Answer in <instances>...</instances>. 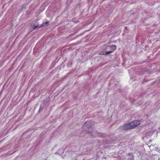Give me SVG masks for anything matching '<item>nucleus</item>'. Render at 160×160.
Masks as SVG:
<instances>
[{
  "label": "nucleus",
  "instance_id": "nucleus-13",
  "mask_svg": "<svg viewBox=\"0 0 160 160\" xmlns=\"http://www.w3.org/2000/svg\"><path fill=\"white\" fill-rule=\"evenodd\" d=\"M27 132H24V133H27Z\"/></svg>",
  "mask_w": 160,
  "mask_h": 160
},
{
  "label": "nucleus",
  "instance_id": "nucleus-11",
  "mask_svg": "<svg viewBox=\"0 0 160 160\" xmlns=\"http://www.w3.org/2000/svg\"><path fill=\"white\" fill-rule=\"evenodd\" d=\"M148 80H146L145 79H144L143 80V81L142 83H144L146 82Z\"/></svg>",
  "mask_w": 160,
  "mask_h": 160
},
{
  "label": "nucleus",
  "instance_id": "nucleus-8",
  "mask_svg": "<svg viewBox=\"0 0 160 160\" xmlns=\"http://www.w3.org/2000/svg\"><path fill=\"white\" fill-rule=\"evenodd\" d=\"M146 71V69L144 68L142 70H141L139 72V74H143L144 72H145Z\"/></svg>",
  "mask_w": 160,
  "mask_h": 160
},
{
  "label": "nucleus",
  "instance_id": "nucleus-7",
  "mask_svg": "<svg viewBox=\"0 0 160 160\" xmlns=\"http://www.w3.org/2000/svg\"><path fill=\"white\" fill-rule=\"evenodd\" d=\"M49 23V22L48 21H47L45 22H43L41 25H40L41 27H44L45 26H48Z\"/></svg>",
  "mask_w": 160,
  "mask_h": 160
},
{
  "label": "nucleus",
  "instance_id": "nucleus-1",
  "mask_svg": "<svg viewBox=\"0 0 160 160\" xmlns=\"http://www.w3.org/2000/svg\"><path fill=\"white\" fill-rule=\"evenodd\" d=\"M93 131L92 126L88 121L86 122L82 127V133L91 134Z\"/></svg>",
  "mask_w": 160,
  "mask_h": 160
},
{
  "label": "nucleus",
  "instance_id": "nucleus-12",
  "mask_svg": "<svg viewBox=\"0 0 160 160\" xmlns=\"http://www.w3.org/2000/svg\"><path fill=\"white\" fill-rule=\"evenodd\" d=\"M25 7L24 6H23L22 7L21 9H25Z\"/></svg>",
  "mask_w": 160,
  "mask_h": 160
},
{
  "label": "nucleus",
  "instance_id": "nucleus-4",
  "mask_svg": "<svg viewBox=\"0 0 160 160\" xmlns=\"http://www.w3.org/2000/svg\"><path fill=\"white\" fill-rule=\"evenodd\" d=\"M140 121L138 120H135L133 122H132L130 123L131 124V127L132 128V129L136 127L138 125H139L140 124Z\"/></svg>",
  "mask_w": 160,
  "mask_h": 160
},
{
  "label": "nucleus",
  "instance_id": "nucleus-10",
  "mask_svg": "<svg viewBox=\"0 0 160 160\" xmlns=\"http://www.w3.org/2000/svg\"><path fill=\"white\" fill-rule=\"evenodd\" d=\"M42 108L41 107H40V108H39V112H40V111H42Z\"/></svg>",
  "mask_w": 160,
  "mask_h": 160
},
{
  "label": "nucleus",
  "instance_id": "nucleus-5",
  "mask_svg": "<svg viewBox=\"0 0 160 160\" xmlns=\"http://www.w3.org/2000/svg\"><path fill=\"white\" fill-rule=\"evenodd\" d=\"M128 160H134V157L133 153H129L128 154Z\"/></svg>",
  "mask_w": 160,
  "mask_h": 160
},
{
  "label": "nucleus",
  "instance_id": "nucleus-3",
  "mask_svg": "<svg viewBox=\"0 0 160 160\" xmlns=\"http://www.w3.org/2000/svg\"><path fill=\"white\" fill-rule=\"evenodd\" d=\"M130 123H128L124 125L121 126L120 127V129L122 130H128L132 129Z\"/></svg>",
  "mask_w": 160,
  "mask_h": 160
},
{
  "label": "nucleus",
  "instance_id": "nucleus-2",
  "mask_svg": "<svg viewBox=\"0 0 160 160\" xmlns=\"http://www.w3.org/2000/svg\"><path fill=\"white\" fill-rule=\"evenodd\" d=\"M116 48V47L115 45H112L110 46H108L105 48L103 52H101V53L103 55H108L111 53L113 52Z\"/></svg>",
  "mask_w": 160,
  "mask_h": 160
},
{
  "label": "nucleus",
  "instance_id": "nucleus-6",
  "mask_svg": "<svg viewBox=\"0 0 160 160\" xmlns=\"http://www.w3.org/2000/svg\"><path fill=\"white\" fill-rule=\"evenodd\" d=\"M32 26V30H34L37 29V28H41V26L40 25H39V24H38V25H35L34 24V25H33Z\"/></svg>",
  "mask_w": 160,
  "mask_h": 160
},
{
  "label": "nucleus",
  "instance_id": "nucleus-9",
  "mask_svg": "<svg viewBox=\"0 0 160 160\" xmlns=\"http://www.w3.org/2000/svg\"><path fill=\"white\" fill-rule=\"evenodd\" d=\"M105 134L102 133V134H101V135H100V136L102 137H105Z\"/></svg>",
  "mask_w": 160,
  "mask_h": 160
}]
</instances>
